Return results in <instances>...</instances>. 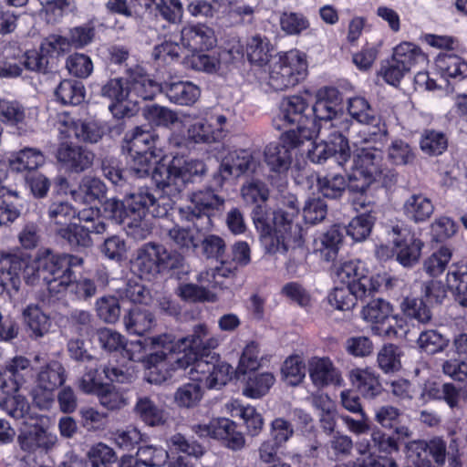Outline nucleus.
I'll return each mask as SVG.
<instances>
[{"label":"nucleus","mask_w":467,"mask_h":467,"mask_svg":"<svg viewBox=\"0 0 467 467\" xmlns=\"http://www.w3.org/2000/svg\"><path fill=\"white\" fill-rule=\"evenodd\" d=\"M275 383L272 372H248L242 393L244 397L257 400L265 396Z\"/></svg>","instance_id":"obj_38"},{"label":"nucleus","mask_w":467,"mask_h":467,"mask_svg":"<svg viewBox=\"0 0 467 467\" xmlns=\"http://www.w3.org/2000/svg\"><path fill=\"white\" fill-rule=\"evenodd\" d=\"M374 217L370 213H362L354 217L346 227V232L355 242L364 241L371 233Z\"/></svg>","instance_id":"obj_64"},{"label":"nucleus","mask_w":467,"mask_h":467,"mask_svg":"<svg viewBox=\"0 0 467 467\" xmlns=\"http://www.w3.org/2000/svg\"><path fill=\"white\" fill-rule=\"evenodd\" d=\"M23 314L26 327L31 331V336L40 337L49 331L50 317L37 305L28 306Z\"/></svg>","instance_id":"obj_45"},{"label":"nucleus","mask_w":467,"mask_h":467,"mask_svg":"<svg viewBox=\"0 0 467 467\" xmlns=\"http://www.w3.org/2000/svg\"><path fill=\"white\" fill-rule=\"evenodd\" d=\"M306 140L297 137L296 131H285L279 141L270 142L265 147L264 161L271 172L285 176L293 162V150Z\"/></svg>","instance_id":"obj_15"},{"label":"nucleus","mask_w":467,"mask_h":467,"mask_svg":"<svg viewBox=\"0 0 467 467\" xmlns=\"http://www.w3.org/2000/svg\"><path fill=\"white\" fill-rule=\"evenodd\" d=\"M204 323L195 327L194 334L170 342L166 346V335L152 338V345L161 346L162 349L145 357V378L151 384H161L170 379L179 369L185 370L204 357Z\"/></svg>","instance_id":"obj_2"},{"label":"nucleus","mask_w":467,"mask_h":467,"mask_svg":"<svg viewBox=\"0 0 467 467\" xmlns=\"http://www.w3.org/2000/svg\"><path fill=\"white\" fill-rule=\"evenodd\" d=\"M124 325L130 334L143 336L156 325V320L147 306H133L124 317Z\"/></svg>","instance_id":"obj_33"},{"label":"nucleus","mask_w":467,"mask_h":467,"mask_svg":"<svg viewBox=\"0 0 467 467\" xmlns=\"http://www.w3.org/2000/svg\"><path fill=\"white\" fill-rule=\"evenodd\" d=\"M241 192L245 202L256 204L254 210L258 205L268 210L265 203L269 198V190L262 181L251 180L242 187Z\"/></svg>","instance_id":"obj_62"},{"label":"nucleus","mask_w":467,"mask_h":467,"mask_svg":"<svg viewBox=\"0 0 467 467\" xmlns=\"http://www.w3.org/2000/svg\"><path fill=\"white\" fill-rule=\"evenodd\" d=\"M172 443L182 454L169 462V467H195L203 454L202 446L197 442H189L181 434L172 437Z\"/></svg>","instance_id":"obj_34"},{"label":"nucleus","mask_w":467,"mask_h":467,"mask_svg":"<svg viewBox=\"0 0 467 467\" xmlns=\"http://www.w3.org/2000/svg\"><path fill=\"white\" fill-rule=\"evenodd\" d=\"M57 159L67 171L80 173L92 166L95 154L83 146L61 142L57 150Z\"/></svg>","instance_id":"obj_21"},{"label":"nucleus","mask_w":467,"mask_h":467,"mask_svg":"<svg viewBox=\"0 0 467 467\" xmlns=\"http://www.w3.org/2000/svg\"><path fill=\"white\" fill-rule=\"evenodd\" d=\"M431 201L423 194H412L403 204V212L408 219L414 223L427 221L433 213Z\"/></svg>","instance_id":"obj_42"},{"label":"nucleus","mask_w":467,"mask_h":467,"mask_svg":"<svg viewBox=\"0 0 467 467\" xmlns=\"http://www.w3.org/2000/svg\"><path fill=\"white\" fill-rule=\"evenodd\" d=\"M404 414L396 407L385 405L379 407L375 413V420L385 429H391L400 438L411 435L410 428L403 423Z\"/></svg>","instance_id":"obj_37"},{"label":"nucleus","mask_w":467,"mask_h":467,"mask_svg":"<svg viewBox=\"0 0 467 467\" xmlns=\"http://www.w3.org/2000/svg\"><path fill=\"white\" fill-rule=\"evenodd\" d=\"M387 159L395 166L413 164L416 160L415 149L402 139H394L388 147Z\"/></svg>","instance_id":"obj_46"},{"label":"nucleus","mask_w":467,"mask_h":467,"mask_svg":"<svg viewBox=\"0 0 467 467\" xmlns=\"http://www.w3.org/2000/svg\"><path fill=\"white\" fill-rule=\"evenodd\" d=\"M394 252L403 266H412L420 258L423 243L405 225L392 227Z\"/></svg>","instance_id":"obj_19"},{"label":"nucleus","mask_w":467,"mask_h":467,"mask_svg":"<svg viewBox=\"0 0 467 467\" xmlns=\"http://www.w3.org/2000/svg\"><path fill=\"white\" fill-rule=\"evenodd\" d=\"M435 66L445 78L462 80L467 78V62L457 55L440 53L435 59Z\"/></svg>","instance_id":"obj_40"},{"label":"nucleus","mask_w":467,"mask_h":467,"mask_svg":"<svg viewBox=\"0 0 467 467\" xmlns=\"http://www.w3.org/2000/svg\"><path fill=\"white\" fill-rule=\"evenodd\" d=\"M352 386L366 399H373L382 391V385L376 371L370 368H355L349 371Z\"/></svg>","instance_id":"obj_28"},{"label":"nucleus","mask_w":467,"mask_h":467,"mask_svg":"<svg viewBox=\"0 0 467 467\" xmlns=\"http://www.w3.org/2000/svg\"><path fill=\"white\" fill-rule=\"evenodd\" d=\"M337 127L339 130L323 133L327 137V141L312 142V148L307 151V158L311 162L322 163L330 158L345 170V165L351 156L346 134L355 127L351 119H336L335 128Z\"/></svg>","instance_id":"obj_12"},{"label":"nucleus","mask_w":467,"mask_h":467,"mask_svg":"<svg viewBox=\"0 0 467 467\" xmlns=\"http://www.w3.org/2000/svg\"><path fill=\"white\" fill-rule=\"evenodd\" d=\"M422 298L407 296L401 303V310L403 314L419 323H428L431 318L430 308Z\"/></svg>","instance_id":"obj_63"},{"label":"nucleus","mask_w":467,"mask_h":467,"mask_svg":"<svg viewBox=\"0 0 467 467\" xmlns=\"http://www.w3.org/2000/svg\"><path fill=\"white\" fill-rule=\"evenodd\" d=\"M420 147L425 154L441 155L447 150L448 138L442 131L426 130L421 135Z\"/></svg>","instance_id":"obj_55"},{"label":"nucleus","mask_w":467,"mask_h":467,"mask_svg":"<svg viewBox=\"0 0 467 467\" xmlns=\"http://www.w3.org/2000/svg\"><path fill=\"white\" fill-rule=\"evenodd\" d=\"M23 58L25 69L31 72L47 75L57 69L40 46L38 49L33 48L23 52Z\"/></svg>","instance_id":"obj_49"},{"label":"nucleus","mask_w":467,"mask_h":467,"mask_svg":"<svg viewBox=\"0 0 467 467\" xmlns=\"http://www.w3.org/2000/svg\"><path fill=\"white\" fill-rule=\"evenodd\" d=\"M159 86L158 93L164 91L169 99L178 105H192L201 94L200 88L190 81H167Z\"/></svg>","instance_id":"obj_30"},{"label":"nucleus","mask_w":467,"mask_h":467,"mask_svg":"<svg viewBox=\"0 0 467 467\" xmlns=\"http://www.w3.org/2000/svg\"><path fill=\"white\" fill-rule=\"evenodd\" d=\"M383 153L377 146L361 147L354 156L348 182L351 189L365 190L382 173Z\"/></svg>","instance_id":"obj_14"},{"label":"nucleus","mask_w":467,"mask_h":467,"mask_svg":"<svg viewBox=\"0 0 467 467\" xmlns=\"http://www.w3.org/2000/svg\"><path fill=\"white\" fill-rule=\"evenodd\" d=\"M253 221L261 234V243L267 254H285L290 247L303 244L301 226L283 227L272 221L271 211L258 205L253 210Z\"/></svg>","instance_id":"obj_8"},{"label":"nucleus","mask_w":467,"mask_h":467,"mask_svg":"<svg viewBox=\"0 0 467 467\" xmlns=\"http://www.w3.org/2000/svg\"><path fill=\"white\" fill-rule=\"evenodd\" d=\"M310 112L314 115V119L311 121H316L317 126H322L321 129L317 132V136L319 133H325L339 130L338 127L335 128L336 119H349L344 116H337V108L325 102L316 99Z\"/></svg>","instance_id":"obj_41"},{"label":"nucleus","mask_w":467,"mask_h":467,"mask_svg":"<svg viewBox=\"0 0 467 467\" xmlns=\"http://www.w3.org/2000/svg\"><path fill=\"white\" fill-rule=\"evenodd\" d=\"M355 129H352L348 134H346L348 142L352 140L356 146L368 145L367 147L376 146L378 143L382 144L388 135V130L385 123L381 122L379 117L374 123H359L355 124L352 121Z\"/></svg>","instance_id":"obj_26"},{"label":"nucleus","mask_w":467,"mask_h":467,"mask_svg":"<svg viewBox=\"0 0 467 467\" xmlns=\"http://www.w3.org/2000/svg\"><path fill=\"white\" fill-rule=\"evenodd\" d=\"M452 257V250L441 246L423 261V271L431 277H438L444 273Z\"/></svg>","instance_id":"obj_52"},{"label":"nucleus","mask_w":467,"mask_h":467,"mask_svg":"<svg viewBox=\"0 0 467 467\" xmlns=\"http://www.w3.org/2000/svg\"><path fill=\"white\" fill-rule=\"evenodd\" d=\"M55 96L63 105L77 106L85 100L86 88L82 81L67 78L60 81Z\"/></svg>","instance_id":"obj_43"},{"label":"nucleus","mask_w":467,"mask_h":467,"mask_svg":"<svg viewBox=\"0 0 467 467\" xmlns=\"http://www.w3.org/2000/svg\"><path fill=\"white\" fill-rule=\"evenodd\" d=\"M180 213L182 218L193 222L192 227L182 228L175 226L169 231V236L185 252L204 253V232L194 223V220L204 215V192L202 191L192 192L190 204L182 207Z\"/></svg>","instance_id":"obj_11"},{"label":"nucleus","mask_w":467,"mask_h":467,"mask_svg":"<svg viewBox=\"0 0 467 467\" xmlns=\"http://www.w3.org/2000/svg\"><path fill=\"white\" fill-rule=\"evenodd\" d=\"M26 110L16 100L0 99V121L7 126L20 129L25 123Z\"/></svg>","instance_id":"obj_56"},{"label":"nucleus","mask_w":467,"mask_h":467,"mask_svg":"<svg viewBox=\"0 0 467 467\" xmlns=\"http://www.w3.org/2000/svg\"><path fill=\"white\" fill-rule=\"evenodd\" d=\"M206 435L223 441L224 445L233 451H239L245 444L243 433L236 431V425L233 420L226 418L213 419L206 425Z\"/></svg>","instance_id":"obj_23"},{"label":"nucleus","mask_w":467,"mask_h":467,"mask_svg":"<svg viewBox=\"0 0 467 467\" xmlns=\"http://www.w3.org/2000/svg\"><path fill=\"white\" fill-rule=\"evenodd\" d=\"M54 262L58 263L49 272V277L46 285L52 296H57L69 292L74 299L88 300L97 293L95 282L89 278L77 280V267H81L84 260L82 257L70 254L57 253Z\"/></svg>","instance_id":"obj_7"},{"label":"nucleus","mask_w":467,"mask_h":467,"mask_svg":"<svg viewBox=\"0 0 467 467\" xmlns=\"http://www.w3.org/2000/svg\"><path fill=\"white\" fill-rule=\"evenodd\" d=\"M334 281L341 286H336L328 295V302L342 311L352 309L357 300L363 299L381 289L393 288L398 278L383 272L368 276L366 264L358 259L344 261L334 267Z\"/></svg>","instance_id":"obj_3"},{"label":"nucleus","mask_w":467,"mask_h":467,"mask_svg":"<svg viewBox=\"0 0 467 467\" xmlns=\"http://www.w3.org/2000/svg\"><path fill=\"white\" fill-rule=\"evenodd\" d=\"M360 315L364 321L370 324L375 335L396 338L406 333L404 320L393 314L392 305L385 299L369 301L362 307Z\"/></svg>","instance_id":"obj_13"},{"label":"nucleus","mask_w":467,"mask_h":467,"mask_svg":"<svg viewBox=\"0 0 467 467\" xmlns=\"http://www.w3.org/2000/svg\"><path fill=\"white\" fill-rule=\"evenodd\" d=\"M19 391L1 392L0 409L15 420L23 419L29 410L26 398Z\"/></svg>","instance_id":"obj_50"},{"label":"nucleus","mask_w":467,"mask_h":467,"mask_svg":"<svg viewBox=\"0 0 467 467\" xmlns=\"http://www.w3.org/2000/svg\"><path fill=\"white\" fill-rule=\"evenodd\" d=\"M5 52L4 58L0 60V78L21 76L25 69L23 51L19 47H10Z\"/></svg>","instance_id":"obj_54"},{"label":"nucleus","mask_w":467,"mask_h":467,"mask_svg":"<svg viewBox=\"0 0 467 467\" xmlns=\"http://www.w3.org/2000/svg\"><path fill=\"white\" fill-rule=\"evenodd\" d=\"M258 161L251 150H235L230 151L222 161L219 170L213 176L217 187H223L230 177H239L245 173H254Z\"/></svg>","instance_id":"obj_17"},{"label":"nucleus","mask_w":467,"mask_h":467,"mask_svg":"<svg viewBox=\"0 0 467 467\" xmlns=\"http://www.w3.org/2000/svg\"><path fill=\"white\" fill-rule=\"evenodd\" d=\"M181 40L192 52V68L204 70V24H188L183 26Z\"/></svg>","instance_id":"obj_25"},{"label":"nucleus","mask_w":467,"mask_h":467,"mask_svg":"<svg viewBox=\"0 0 467 467\" xmlns=\"http://www.w3.org/2000/svg\"><path fill=\"white\" fill-rule=\"evenodd\" d=\"M306 373V364L298 355L288 357L281 368L282 379L290 386H297L302 383Z\"/></svg>","instance_id":"obj_53"},{"label":"nucleus","mask_w":467,"mask_h":467,"mask_svg":"<svg viewBox=\"0 0 467 467\" xmlns=\"http://www.w3.org/2000/svg\"><path fill=\"white\" fill-rule=\"evenodd\" d=\"M156 190L140 187L130 193L124 202L117 199L107 200L103 204L108 217L117 223L123 224L133 235L144 236L149 230L147 215L164 218L172 208L171 196L156 197Z\"/></svg>","instance_id":"obj_4"},{"label":"nucleus","mask_w":467,"mask_h":467,"mask_svg":"<svg viewBox=\"0 0 467 467\" xmlns=\"http://www.w3.org/2000/svg\"><path fill=\"white\" fill-rule=\"evenodd\" d=\"M106 231V223H99L96 226L80 225L71 223L67 227H61L57 234L63 239L67 240L72 247H89L93 241L91 234H103Z\"/></svg>","instance_id":"obj_29"},{"label":"nucleus","mask_w":467,"mask_h":467,"mask_svg":"<svg viewBox=\"0 0 467 467\" xmlns=\"http://www.w3.org/2000/svg\"><path fill=\"white\" fill-rule=\"evenodd\" d=\"M93 321L92 315L85 310L75 309L67 317L70 332L87 339H90L97 334L98 330H96Z\"/></svg>","instance_id":"obj_47"},{"label":"nucleus","mask_w":467,"mask_h":467,"mask_svg":"<svg viewBox=\"0 0 467 467\" xmlns=\"http://www.w3.org/2000/svg\"><path fill=\"white\" fill-rule=\"evenodd\" d=\"M279 24L287 36H299L310 27L308 18L300 12H283Z\"/></svg>","instance_id":"obj_59"},{"label":"nucleus","mask_w":467,"mask_h":467,"mask_svg":"<svg viewBox=\"0 0 467 467\" xmlns=\"http://www.w3.org/2000/svg\"><path fill=\"white\" fill-rule=\"evenodd\" d=\"M57 441L56 434L49 432L38 423L31 425L17 437L21 450L28 453L36 452V451H48L55 446Z\"/></svg>","instance_id":"obj_24"},{"label":"nucleus","mask_w":467,"mask_h":467,"mask_svg":"<svg viewBox=\"0 0 467 467\" xmlns=\"http://www.w3.org/2000/svg\"><path fill=\"white\" fill-rule=\"evenodd\" d=\"M346 187V178L340 173H328L317 179V188L327 198L336 199L340 197Z\"/></svg>","instance_id":"obj_60"},{"label":"nucleus","mask_w":467,"mask_h":467,"mask_svg":"<svg viewBox=\"0 0 467 467\" xmlns=\"http://www.w3.org/2000/svg\"><path fill=\"white\" fill-rule=\"evenodd\" d=\"M50 223L67 227L76 216L74 207L67 201H52L47 210Z\"/></svg>","instance_id":"obj_58"},{"label":"nucleus","mask_w":467,"mask_h":467,"mask_svg":"<svg viewBox=\"0 0 467 467\" xmlns=\"http://www.w3.org/2000/svg\"><path fill=\"white\" fill-rule=\"evenodd\" d=\"M125 78H110L100 86L99 95L109 101V110L117 119L133 116L126 102L152 100L161 89L159 83L150 78L146 69L135 65L125 70Z\"/></svg>","instance_id":"obj_5"},{"label":"nucleus","mask_w":467,"mask_h":467,"mask_svg":"<svg viewBox=\"0 0 467 467\" xmlns=\"http://www.w3.org/2000/svg\"><path fill=\"white\" fill-rule=\"evenodd\" d=\"M206 387L209 389H221L231 379L232 367L220 360L219 355L213 353L211 360L206 359Z\"/></svg>","instance_id":"obj_44"},{"label":"nucleus","mask_w":467,"mask_h":467,"mask_svg":"<svg viewBox=\"0 0 467 467\" xmlns=\"http://www.w3.org/2000/svg\"><path fill=\"white\" fill-rule=\"evenodd\" d=\"M271 51L272 45L265 36L255 35L247 41L246 54L251 64L265 65L271 57Z\"/></svg>","instance_id":"obj_48"},{"label":"nucleus","mask_w":467,"mask_h":467,"mask_svg":"<svg viewBox=\"0 0 467 467\" xmlns=\"http://www.w3.org/2000/svg\"><path fill=\"white\" fill-rule=\"evenodd\" d=\"M87 457L88 460L83 467H112L117 461L114 450L102 442L93 445Z\"/></svg>","instance_id":"obj_57"},{"label":"nucleus","mask_w":467,"mask_h":467,"mask_svg":"<svg viewBox=\"0 0 467 467\" xmlns=\"http://www.w3.org/2000/svg\"><path fill=\"white\" fill-rule=\"evenodd\" d=\"M183 261L181 253L168 250L160 244L147 243L138 250L137 256L131 261V270L140 279L150 281L159 274L181 268Z\"/></svg>","instance_id":"obj_9"},{"label":"nucleus","mask_w":467,"mask_h":467,"mask_svg":"<svg viewBox=\"0 0 467 467\" xmlns=\"http://www.w3.org/2000/svg\"><path fill=\"white\" fill-rule=\"evenodd\" d=\"M446 447L439 437L413 441L408 445V457L416 467H431L432 462L441 465L446 460Z\"/></svg>","instance_id":"obj_18"},{"label":"nucleus","mask_w":467,"mask_h":467,"mask_svg":"<svg viewBox=\"0 0 467 467\" xmlns=\"http://www.w3.org/2000/svg\"><path fill=\"white\" fill-rule=\"evenodd\" d=\"M3 366L6 381L2 382L1 392L19 391L31 375V360L24 356H15Z\"/></svg>","instance_id":"obj_22"},{"label":"nucleus","mask_w":467,"mask_h":467,"mask_svg":"<svg viewBox=\"0 0 467 467\" xmlns=\"http://www.w3.org/2000/svg\"><path fill=\"white\" fill-rule=\"evenodd\" d=\"M56 254L49 248L39 249L34 259L19 249L0 253V285L18 290L23 278L26 285L46 286L50 270L57 264L54 262Z\"/></svg>","instance_id":"obj_6"},{"label":"nucleus","mask_w":467,"mask_h":467,"mask_svg":"<svg viewBox=\"0 0 467 467\" xmlns=\"http://www.w3.org/2000/svg\"><path fill=\"white\" fill-rule=\"evenodd\" d=\"M134 411L149 426H160L165 422L163 410L159 408L149 397L139 398Z\"/></svg>","instance_id":"obj_51"},{"label":"nucleus","mask_w":467,"mask_h":467,"mask_svg":"<svg viewBox=\"0 0 467 467\" xmlns=\"http://www.w3.org/2000/svg\"><path fill=\"white\" fill-rule=\"evenodd\" d=\"M307 76V60L304 52L291 49L280 52L269 66L265 84L269 90L285 91L298 85Z\"/></svg>","instance_id":"obj_10"},{"label":"nucleus","mask_w":467,"mask_h":467,"mask_svg":"<svg viewBox=\"0 0 467 467\" xmlns=\"http://www.w3.org/2000/svg\"><path fill=\"white\" fill-rule=\"evenodd\" d=\"M99 369L91 367L81 379L82 389L87 393H96L100 404L109 410H119L126 405L123 395L110 384L102 383L97 378Z\"/></svg>","instance_id":"obj_20"},{"label":"nucleus","mask_w":467,"mask_h":467,"mask_svg":"<svg viewBox=\"0 0 467 467\" xmlns=\"http://www.w3.org/2000/svg\"><path fill=\"white\" fill-rule=\"evenodd\" d=\"M107 192L105 183L99 178L85 176L78 188L70 190L72 199L80 203L90 204L95 202H102Z\"/></svg>","instance_id":"obj_32"},{"label":"nucleus","mask_w":467,"mask_h":467,"mask_svg":"<svg viewBox=\"0 0 467 467\" xmlns=\"http://www.w3.org/2000/svg\"><path fill=\"white\" fill-rule=\"evenodd\" d=\"M67 374L63 365L57 360L43 366L36 377V385L45 391L52 392L66 381Z\"/></svg>","instance_id":"obj_39"},{"label":"nucleus","mask_w":467,"mask_h":467,"mask_svg":"<svg viewBox=\"0 0 467 467\" xmlns=\"http://www.w3.org/2000/svg\"><path fill=\"white\" fill-rule=\"evenodd\" d=\"M393 59L407 72L427 63V56L421 48L411 42H402L393 49Z\"/></svg>","instance_id":"obj_35"},{"label":"nucleus","mask_w":467,"mask_h":467,"mask_svg":"<svg viewBox=\"0 0 467 467\" xmlns=\"http://www.w3.org/2000/svg\"><path fill=\"white\" fill-rule=\"evenodd\" d=\"M446 286L456 302L467 306V262L451 265L446 275Z\"/></svg>","instance_id":"obj_36"},{"label":"nucleus","mask_w":467,"mask_h":467,"mask_svg":"<svg viewBox=\"0 0 467 467\" xmlns=\"http://www.w3.org/2000/svg\"><path fill=\"white\" fill-rule=\"evenodd\" d=\"M40 47L56 67H57L58 58L70 51L67 37L56 34L47 36Z\"/></svg>","instance_id":"obj_61"},{"label":"nucleus","mask_w":467,"mask_h":467,"mask_svg":"<svg viewBox=\"0 0 467 467\" xmlns=\"http://www.w3.org/2000/svg\"><path fill=\"white\" fill-rule=\"evenodd\" d=\"M160 138L152 130L135 127L127 132L122 140V151L130 157V171L138 178L151 174V180L163 194L176 197L191 181L193 175L204 173V164L189 160L186 152L194 149L195 144L204 142V123L191 125L187 135L175 134L171 144L177 149L168 165H155L163 156L159 146Z\"/></svg>","instance_id":"obj_1"},{"label":"nucleus","mask_w":467,"mask_h":467,"mask_svg":"<svg viewBox=\"0 0 467 467\" xmlns=\"http://www.w3.org/2000/svg\"><path fill=\"white\" fill-rule=\"evenodd\" d=\"M308 365L309 377L316 387L341 385V374L330 358L314 357L309 360Z\"/></svg>","instance_id":"obj_27"},{"label":"nucleus","mask_w":467,"mask_h":467,"mask_svg":"<svg viewBox=\"0 0 467 467\" xmlns=\"http://www.w3.org/2000/svg\"><path fill=\"white\" fill-rule=\"evenodd\" d=\"M308 104L302 96H290L282 100L280 107V119L288 124H296L297 137L306 141H311L322 126H317L316 121H311L310 115L306 113Z\"/></svg>","instance_id":"obj_16"},{"label":"nucleus","mask_w":467,"mask_h":467,"mask_svg":"<svg viewBox=\"0 0 467 467\" xmlns=\"http://www.w3.org/2000/svg\"><path fill=\"white\" fill-rule=\"evenodd\" d=\"M244 49L239 40L233 39L227 44V47H218L206 54V73L217 72L223 66H228L236 60L243 58Z\"/></svg>","instance_id":"obj_31"}]
</instances>
